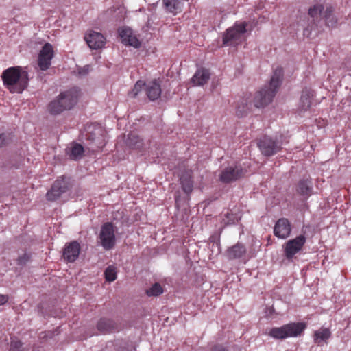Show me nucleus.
Returning <instances> with one entry per match:
<instances>
[{
    "instance_id": "f257e3e1",
    "label": "nucleus",
    "mask_w": 351,
    "mask_h": 351,
    "mask_svg": "<svg viewBox=\"0 0 351 351\" xmlns=\"http://www.w3.org/2000/svg\"><path fill=\"white\" fill-rule=\"evenodd\" d=\"M283 77V71L281 67H277L271 76L269 84L262 90L257 92L252 99L251 97L242 98L237 103V114L243 117L249 112L254 105L256 108H263L271 103L280 86Z\"/></svg>"
},
{
    "instance_id": "f03ea898",
    "label": "nucleus",
    "mask_w": 351,
    "mask_h": 351,
    "mask_svg": "<svg viewBox=\"0 0 351 351\" xmlns=\"http://www.w3.org/2000/svg\"><path fill=\"white\" fill-rule=\"evenodd\" d=\"M1 78L5 87L11 93L20 94L28 86L29 75L21 66L10 67L3 71Z\"/></svg>"
},
{
    "instance_id": "7ed1b4c3",
    "label": "nucleus",
    "mask_w": 351,
    "mask_h": 351,
    "mask_svg": "<svg viewBox=\"0 0 351 351\" xmlns=\"http://www.w3.org/2000/svg\"><path fill=\"white\" fill-rule=\"evenodd\" d=\"M79 90L72 88L61 93L56 99L49 104V110L53 114H59L64 110L71 109L77 103Z\"/></svg>"
},
{
    "instance_id": "20e7f679",
    "label": "nucleus",
    "mask_w": 351,
    "mask_h": 351,
    "mask_svg": "<svg viewBox=\"0 0 351 351\" xmlns=\"http://www.w3.org/2000/svg\"><path fill=\"white\" fill-rule=\"evenodd\" d=\"M306 325L301 322H292L280 327H274L269 330L268 335L276 339H285L288 337L300 336L304 330Z\"/></svg>"
},
{
    "instance_id": "39448f33",
    "label": "nucleus",
    "mask_w": 351,
    "mask_h": 351,
    "mask_svg": "<svg viewBox=\"0 0 351 351\" xmlns=\"http://www.w3.org/2000/svg\"><path fill=\"white\" fill-rule=\"evenodd\" d=\"M247 23L245 22L235 23L234 26L226 29L223 36V43L226 45H235L245 39Z\"/></svg>"
},
{
    "instance_id": "423d86ee",
    "label": "nucleus",
    "mask_w": 351,
    "mask_h": 351,
    "mask_svg": "<svg viewBox=\"0 0 351 351\" xmlns=\"http://www.w3.org/2000/svg\"><path fill=\"white\" fill-rule=\"evenodd\" d=\"M99 239L101 246L106 250L114 247L116 243L114 228L112 223H105L101 228Z\"/></svg>"
},
{
    "instance_id": "0eeeda50",
    "label": "nucleus",
    "mask_w": 351,
    "mask_h": 351,
    "mask_svg": "<svg viewBox=\"0 0 351 351\" xmlns=\"http://www.w3.org/2000/svg\"><path fill=\"white\" fill-rule=\"evenodd\" d=\"M305 243L306 237L302 234L285 243L282 249L286 258L289 261L292 260L293 256L302 249Z\"/></svg>"
},
{
    "instance_id": "6e6552de",
    "label": "nucleus",
    "mask_w": 351,
    "mask_h": 351,
    "mask_svg": "<svg viewBox=\"0 0 351 351\" xmlns=\"http://www.w3.org/2000/svg\"><path fill=\"white\" fill-rule=\"evenodd\" d=\"M69 178L62 177L58 179L53 184L50 191L47 193V199L49 201H55L65 193L70 187Z\"/></svg>"
},
{
    "instance_id": "1a4fd4ad",
    "label": "nucleus",
    "mask_w": 351,
    "mask_h": 351,
    "mask_svg": "<svg viewBox=\"0 0 351 351\" xmlns=\"http://www.w3.org/2000/svg\"><path fill=\"white\" fill-rule=\"evenodd\" d=\"M258 147L261 153L265 156H273L281 149V145L279 142L274 141L269 136H264L260 139Z\"/></svg>"
},
{
    "instance_id": "9d476101",
    "label": "nucleus",
    "mask_w": 351,
    "mask_h": 351,
    "mask_svg": "<svg viewBox=\"0 0 351 351\" xmlns=\"http://www.w3.org/2000/svg\"><path fill=\"white\" fill-rule=\"evenodd\" d=\"M53 57V47L49 43H46L42 47L40 51L38 57V64L39 68L42 71L47 70L51 62V60Z\"/></svg>"
},
{
    "instance_id": "9b49d317",
    "label": "nucleus",
    "mask_w": 351,
    "mask_h": 351,
    "mask_svg": "<svg viewBox=\"0 0 351 351\" xmlns=\"http://www.w3.org/2000/svg\"><path fill=\"white\" fill-rule=\"evenodd\" d=\"M243 175L244 172L241 167H228L221 171L219 179L223 183H230L236 181Z\"/></svg>"
},
{
    "instance_id": "f8f14e48",
    "label": "nucleus",
    "mask_w": 351,
    "mask_h": 351,
    "mask_svg": "<svg viewBox=\"0 0 351 351\" xmlns=\"http://www.w3.org/2000/svg\"><path fill=\"white\" fill-rule=\"evenodd\" d=\"M291 232V225L286 218L279 219L274 227V234L278 239H285L289 237Z\"/></svg>"
},
{
    "instance_id": "ddd939ff",
    "label": "nucleus",
    "mask_w": 351,
    "mask_h": 351,
    "mask_svg": "<svg viewBox=\"0 0 351 351\" xmlns=\"http://www.w3.org/2000/svg\"><path fill=\"white\" fill-rule=\"evenodd\" d=\"M80 249V245L76 241L66 243L62 254L64 260L69 263L74 262L79 256Z\"/></svg>"
},
{
    "instance_id": "4468645a",
    "label": "nucleus",
    "mask_w": 351,
    "mask_h": 351,
    "mask_svg": "<svg viewBox=\"0 0 351 351\" xmlns=\"http://www.w3.org/2000/svg\"><path fill=\"white\" fill-rule=\"evenodd\" d=\"M84 39L88 47L92 49H98L102 48L106 43V38L99 32L90 31L86 34Z\"/></svg>"
},
{
    "instance_id": "2eb2a0df",
    "label": "nucleus",
    "mask_w": 351,
    "mask_h": 351,
    "mask_svg": "<svg viewBox=\"0 0 351 351\" xmlns=\"http://www.w3.org/2000/svg\"><path fill=\"white\" fill-rule=\"evenodd\" d=\"M145 91L149 100L155 101L158 99L161 95V86L157 80H153L145 83Z\"/></svg>"
},
{
    "instance_id": "dca6fc26",
    "label": "nucleus",
    "mask_w": 351,
    "mask_h": 351,
    "mask_svg": "<svg viewBox=\"0 0 351 351\" xmlns=\"http://www.w3.org/2000/svg\"><path fill=\"white\" fill-rule=\"evenodd\" d=\"M331 335V331L328 328L321 327L314 332L313 335V341L317 346H323L328 343Z\"/></svg>"
},
{
    "instance_id": "f3484780",
    "label": "nucleus",
    "mask_w": 351,
    "mask_h": 351,
    "mask_svg": "<svg viewBox=\"0 0 351 351\" xmlns=\"http://www.w3.org/2000/svg\"><path fill=\"white\" fill-rule=\"evenodd\" d=\"M210 77V74L207 69H199L195 73L191 79V82L195 86H203L208 82Z\"/></svg>"
},
{
    "instance_id": "a211bd4d",
    "label": "nucleus",
    "mask_w": 351,
    "mask_h": 351,
    "mask_svg": "<svg viewBox=\"0 0 351 351\" xmlns=\"http://www.w3.org/2000/svg\"><path fill=\"white\" fill-rule=\"evenodd\" d=\"M245 246L241 243H237L233 246L228 248L226 253L229 259H236L241 258L245 254Z\"/></svg>"
},
{
    "instance_id": "6ab92c4d",
    "label": "nucleus",
    "mask_w": 351,
    "mask_h": 351,
    "mask_svg": "<svg viewBox=\"0 0 351 351\" xmlns=\"http://www.w3.org/2000/svg\"><path fill=\"white\" fill-rule=\"evenodd\" d=\"M97 328L102 333L113 332L117 330L116 323L110 319L106 318H101L97 323Z\"/></svg>"
},
{
    "instance_id": "aec40b11",
    "label": "nucleus",
    "mask_w": 351,
    "mask_h": 351,
    "mask_svg": "<svg viewBox=\"0 0 351 351\" xmlns=\"http://www.w3.org/2000/svg\"><path fill=\"white\" fill-rule=\"evenodd\" d=\"M313 90L310 88H304L302 90L300 98V108L303 110H307L311 106V99L313 97Z\"/></svg>"
},
{
    "instance_id": "412c9836",
    "label": "nucleus",
    "mask_w": 351,
    "mask_h": 351,
    "mask_svg": "<svg viewBox=\"0 0 351 351\" xmlns=\"http://www.w3.org/2000/svg\"><path fill=\"white\" fill-rule=\"evenodd\" d=\"M84 147L79 143H73L71 147L68 149L67 154L71 159L77 160L80 159L84 153Z\"/></svg>"
},
{
    "instance_id": "4be33fe9",
    "label": "nucleus",
    "mask_w": 351,
    "mask_h": 351,
    "mask_svg": "<svg viewBox=\"0 0 351 351\" xmlns=\"http://www.w3.org/2000/svg\"><path fill=\"white\" fill-rule=\"evenodd\" d=\"M167 12L176 14L180 11V0H162Z\"/></svg>"
},
{
    "instance_id": "5701e85b",
    "label": "nucleus",
    "mask_w": 351,
    "mask_h": 351,
    "mask_svg": "<svg viewBox=\"0 0 351 351\" xmlns=\"http://www.w3.org/2000/svg\"><path fill=\"white\" fill-rule=\"evenodd\" d=\"M180 182L182 189L186 193H190L193 191V185L191 173L187 172L183 174L180 178Z\"/></svg>"
},
{
    "instance_id": "b1692460",
    "label": "nucleus",
    "mask_w": 351,
    "mask_h": 351,
    "mask_svg": "<svg viewBox=\"0 0 351 351\" xmlns=\"http://www.w3.org/2000/svg\"><path fill=\"white\" fill-rule=\"evenodd\" d=\"M298 192L302 195L309 196L312 193V183L308 180H303L299 182Z\"/></svg>"
},
{
    "instance_id": "393cba45",
    "label": "nucleus",
    "mask_w": 351,
    "mask_h": 351,
    "mask_svg": "<svg viewBox=\"0 0 351 351\" xmlns=\"http://www.w3.org/2000/svg\"><path fill=\"white\" fill-rule=\"evenodd\" d=\"M128 144L132 148L139 149L143 145V141L137 134L130 133L128 137Z\"/></svg>"
},
{
    "instance_id": "a878e982",
    "label": "nucleus",
    "mask_w": 351,
    "mask_h": 351,
    "mask_svg": "<svg viewBox=\"0 0 351 351\" xmlns=\"http://www.w3.org/2000/svg\"><path fill=\"white\" fill-rule=\"evenodd\" d=\"M117 268L114 266H108L104 272L106 280L108 282H113L117 278Z\"/></svg>"
},
{
    "instance_id": "bb28decb",
    "label": "nucleus",
    "mask_w": 351,
    "mask_h": 351,
    "mask_svg": "<svg viewBox=\"0 0 351 351\" xmlns=\"http://www.w3.org/2000/svg\"><path fill=\"white\" fill-rule=\"evenodd\" d=\"M332 12V8H327L324 12L326 23L329 27L330 26L333 27L337 23V19L331 14Z\"/></svg>"
},
{
    "instance_id": "cd10ccee",
    "label": "nucleus",
    "mask_w": 351,
    "mask_h": 351,
    "mask_svg": "<svg viewBox=\"0 0 351 351\" xmlns=\"http://www.w3.org/2000/svg\"><path fill=\"white\" fill-rule=\"evenodd\" d=\"M163 293V289L159 283L154 284L152 287L146 291L148 296H158Z\"/></svg>"
},
{
    "instance_id": "c85d7f7f",
    "label": "nucleus",
    "mask_w": 351,
    "mask_h": 351,
    "mask_svg": "<svg viewBox=\"0 0 351 351\" xmlns=\"http://www.w3.org/2000/svg\"><path fill=\"white\" fill-rule=\"evenodd\" d=\"M132 30L130 27H123L119 29V34L121 38L122 43H125L128 39L131 37Z\"/></svg>"
},
{
    "instance_id": "c756f323",
    "label": "nucleus",
    "mask_w": 351,
    "mask_h": 351,
    "mask_svg": "<svg viewBox=\"0 0 351 351\" xmlns=\"http://www.w3.org/2000/svg\"><path fill=\"white\" fill-rule=\"evenodd\" d=\"M145 83L143 82V81H141V80L138 81L135 84L133 89L130 93V96L132 97H136L143 89L145 90Z\"/></svg>"
},
{
    "instance_id": "7c9ffc66",
    "label": "nucleus",
    "mask_w": 351,
    "mask_h": 351,
    "mask_svg": "<svg viewBox=\"0 0 351 351\" xmlns=\"http://www.w3.org/2000/svg\"><path fill=\"white\" fill-rule=\"evenodd\" d=\"M12 141L11 133L0 132V147L5 146Z\"/></svg>"
},
{
    "instance_id": "2f4dec72",
    "label": "nucleus",
    "mask_w": 351,
    "mask_h": 351,
    "mask_svg": "<svg viewBox=\"0 0 351 351\" xmlns=\"http://www.w3.org/2000/svg\"><path fill=\"white\" fill-rule=\"evenodd\" d=\"M323 9H324V7L322 5H319V4L315 5L313 8H311L308 10V14L313 19L317 18L320 15Z\"/></svg>"
},
{
    "instance_id": "473e14b6",
    "label": "nucleus",
    "mask_w": 351,
    "mask_h": 351,
    "mask_svg": "<svg viewBox=\"0 0 351 351\" xmlns=\"http://www.w3.org/2000/svg\"><path fill=\"white\" fill-rule=\"evenodd\" d=\"M125 45L132 46L135 48H138L141 46V42L133 34V33L131 34V37H130L126 43H125Z\"/></svg>"
},
{
    "instance_id": "72a5a7b5",
    "label": "nucleus",
    "mask_w": 351,
    "mask_h": 351,
    "mask_svg": "<svg viewBox=\"0 0 351 351\" xmlns=\"http://www.w3.org/2000/svg\"><path fill=\"white\" fill-rule=\"evenodd\" d=\"M22 343L20 341H12L10 351H23L21 350Z\"/></svg>"
},
{
    "instance_id": "f704fd0d",
    "label": "nucleus",
    "mask_w": 351,
    "mask_h": 351,
    "mask_svg": "<svg viewBox=\"0 0 351 351\" xmlns=\"http://www.w3.org/2000/svg\"><path fill=\"white\" fill-rule=\"evenodd\" d=\"M30 259L29 254L27 253H24L22 256H19L17 263L19 265H25Z\"/></svg>"
},
{
    "instance_id": "c9c22d12",
    "label": "nucleus",
    "mask_w": 351,
    "mask_h": 351,
    "mask_svg": "<svg viewBox=\"0 0 351 351\" xmlns=\"http://www.w3.org/2000/svg\"><path fill=\"white\" fill-rule=\"evenodd\" d=\"M209 241L210 242H215L216 241V245L217 247H218V250H219V252H220V243H219V239H217V237H215V236H211L210 238H209Z\"/></svg>"
},
{
    "instance_id": "e433bc0d",
    "label": "nucleus",
    "mask_w": 351,
    "mask_h": 351,
    "mask_svg": "<svg viewBox=\"0 0 351 351\" xmlns=\"http://www.w3.org/2000/svg\"><path fill=\"white\" fill-rule=\"evenodd\" d=\"M8 300V296L7 295L0 294V305L5 304Z\"/></svg>"
},
{
    "instance_id": "4c0bfd02",
    "label": "nucleus",
    "mask_w": 351,
    "mask_h": 351,
    "mask_svg": "<svg viewBox=\"0 0 351 351\" xmlns=\"http://www.w3.org/2000/svg\"><path fill=\"white\" fill-rule=\"evenodd\" d=\"M89 70H90V66L86 65L80 69L79 73H80V74L85 75L88 73Z\"/></svg>"
},
{
    "instance_id": "58836bf2",
    "label": "nucleus",
    "mask_w": 351,
    "mask_h": 351,
    "mask_svg": "<svg viewBox=\"0 0 351 351\" xmlns=\"http://www.w3.org/2000/svg\"><path fill=\"white\" fill-rule=\"evenodd\" d=\"M212 351H228L226 348L222 346L218 345L213 348Z\"/></svg>"
},
{
    "instance_id": "ea45409f",
    "label": "nucleus",
    "mask_w": 351,
    "mask_h": 351,
    "mask_svg": "<svg viewBox=\"0 0 351 351\" xmlns=\"http://www.w3.org/2000/svg\"><path fill=\"white\" fill-rule=\"evenodd\" d=\"M87 136V139L90 140V141L93 142L95 139V134L92 133H88L86 134Z\"/></svg>"
},
{
    "instance_id": "a19ab883",
    "label": "nucleus",
    "mask_w": 351,
    "mask_h": 351,
    "mask_svg": "<svg viewBox=\"0 0 351 351\" xmlns=\"http://www.w3.org/2000/svg\"><path fill=\"white\" fill-rule=\"evenodd\" d=\"M311 29L312 27H311V29H309L308 27H306L304 29V35L305 36H307L308 37L310 35H311Z\"/></svg>"
},
{
    "instance_id": "79ce46f5",
    "label": "nucleus",
    "mask_w": 351,
    "mask_h": 351,
    "mask_svg": "<svg viewBox=\"0 0 351 351\" xmlns=\"http://www.w3.org/2000/svg\"><path fill=\"white\" fill-rule=\"evenodd\" d=\"M225 215L227 217V218H229V215H230L229 212L228 211V212L225 214Z\"/></svg>"
}]
</instances>
